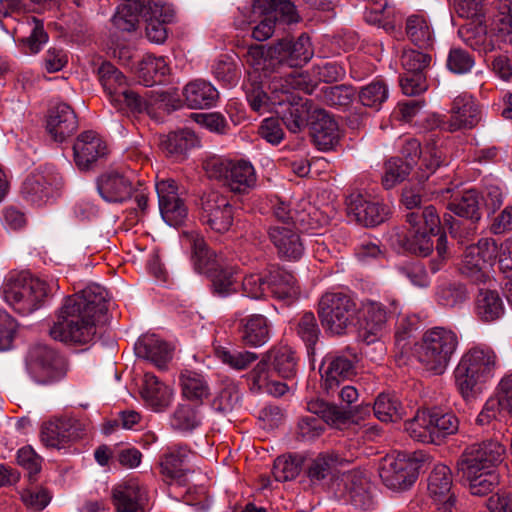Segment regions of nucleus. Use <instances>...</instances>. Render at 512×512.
<instances>
[{
  "instance_id": "473e14b6",
  "label": "nucleus",
  "mask_w": 512,
  "mask_h": 512,
  "mask_svg": "<svg viewBox=\"0 0 512 512\" xmlns=\"http://www.w3.org/2000/svg\"><path fill=\"white\" fill-rule=\"evenodd\" d=\"M292 227L273 226L268 230L271 242L278 254L288 260H298L304 252V246L297 231Z\"/></svg>"
},
{
  "instance_id": "58836bf2",
  "label": "nucleus",
  "mask_w": 512,
  "mask_h": 512,
  "mask_svg": "<svg viewBox=\"0 0 512 512\" xmlns=\"http://www.w3.org/2000/svg\"><path fill=\"white\" fill-rule=\"evenodd\" d=\"M196 143L197 136L193 131L181 129L163 136L160 141V148L167 157L181 160Z\"/></svg>"
},
{
  "instance_id": "39448f33",
  "label": "nucleus",
  "mask_w": 512,
  "mask_h": 512,
  "mask_svg": "<svg viewBox=\"0 0 512 512\" xmlns=\"http://www.w3.org/2000/svg\"><path fill=\"white\" fill-rule=\"evenodd\" d=\"M458 347L457 334L445 327L428 329L415 347V357L422 367L435 375L446 370Z\"/></svg>"
},
{
  "instance_id": "cd10ccee",
  "label": "nucleus",
  "mask_w": 512,
  "mask_h": 512,
  "mask_svg": "<svg viewBox=\"0 0 512 512\" xmlns=\"http://www.w3.org/2000/svg\"><path fill=\"white\" fill-rule=\"evenodd\" d=\"M357 354L352 348H347L342 354L330 358L324 372V387L327 391L337 389L341 382L355 374Z\"/></svg>"
},
{
  "instance_id": "a211bd4d",
  "label": "nucleus",
  "mask_w": 512,
  "mask_h": 512,
  "mask_svg": "<svg viewBox=\"0 0 512 512\" xmlns=\"http://www.w3.org/2000/svg\"><path fill=\"white\" fill-rule=\"evenodd\" d=\"M427 491L436 505L434 512H457L452 471L447 465L433 467L427 478Z\"/></svg>"
},
{
  "instance_id": "9d476101",
  "label": "nucleus",
  "mask_w": 512,
  "mask_h": 512,
  "mask_svg": "<svg viewBox=\"0 0 512 512\" xmlns=\"http://www.w3.org/2000/svg\"><path fill=\"white\" fill-rule=\"evenodd\" d=\"M505 447L497 440H485L467 446L457 460L462 475H475L479 471H496L505 456Z\"/></svg>"
},
{
  "instance_id": "69168bd1",
  "label": "nucleus",
  "mask_w": 512,
  "mask_h": 512,
  "mask_svg": "<svg viewBox=\"0 0 512 512\" xmlns=\"http://www.w3.org/2000/svg\"><path fill=\"white\" fill-rule=\"evenodd\" d=\"M200 421L197 412L188 404H179L170 416V425L172 429L180 432H190L194 430Z\"/></svg>"
},
{
  "instance_id": "2f4dec72",
  "label": "nucleus",
  "mask_w": 512,
  "mask_h": 512,
  "mask_svg": "<svg viewBox=\"0 0 512 512\" xmlns=\"http://www.w3.org/2000/svg\"><path fill=\"white\" fill-rule=\"evenodd\" d=\"M191 453L187 445L177 444L169 447L160 462L161 474L179 485H186L188 470L184 466Z\"/></svg>"
},
{
  "instance_id": "6e6d98bb",
  "label": "nucleus",
  "mask_w": 512,
  "mask_h": 512,
  "mask_svg": "<svg viewBox=\"0 0 512 512\" xmlns=\"http://www.w3.org/2000/svg\"><path fill=\"white\" fill-rule=\"evenodd\" d=\"M26 24L30 27V33L18 41L25 50V53L36 54L42 45L48 41V34L44 30L43 22L34 16L26 17Z\"/></svg>"
},
{
  "instance_id": "e2e57ef3",
  "label": "nucleus",
  "mask_w": 512,
  "mask_h": 512,
  "mask_svg": "<svg viewBox=\"0 0 512 512\" xmlns=\"http://www.w3.org/2000/svg\"><path fill=\"white\" fill-rule=\"evenodd\" d=\"M485 265L480 258L468 246L463 254L459 270L460 272L475 283H485L488 275L484 271Z\"/></svg>"
},
{
  "instance_id": "ea45409f",
  "label": "nucleus",
  "mask_w": 512,
  "mask_h": 512,
  "mask_svg": "<svg viewBox=\"0 0 512 512\" xmlns=\"http://www.w3.org/2000/svg\"><path fill=\"white\" fill-rule=\"evenodd\" d=\"M252 13L259 16L281 18L285 23H297L300 16L290 0H253Z\"/></svg>"
},
{
  "instance_id": "4d7b16f0",
  "label": "nucleus",
  "mask_w": 512,
  "mask_h": 512,
  "mask_svg": "<svg viewBox=\"0 0 512 512\" xmlns=\"http://www.w3.org/2000/svg\"><path fill=\"white\" fill-rule=\"evenodd\" d=\"M468 299V291L461 283H443L436 291V301L443 307L453 308Z\"/></svg>"
},
{
  "instance_id": "2eb2a0df",
  "label": "nucleus",
  "mask_w": 512,
  "mask_h": 512,
  "mask_svg": "<svg viewBox=\"0 0 512 512\" xmlns=\"http://www.w3.org/2000/svg\"><path fill=\"white\" fill-rule=\"evenodd\" d=\"M275 100L278 103L275 113L288 131L299 133L310 126L316 108L311 100L294 94L288 88L282 91L281 99L274 97Z\"/></svg>"
},
{
  "instance_id": "ddd939ff",
  "label": "nucleus",
  "mask_w": 512,
  "mask_h": 512,
  "mask_svg": "<svg viewBox=\"0 0 512 512\" xmlns=\"http://www.w3.org/2000/svg\"><path fill=\"white\" fill-rule=\"evenodd\" d=\"M236 209L229 199L217 191L204 194L200 199V222L215 233L224 234L233 226Z\"/></svg>"
},
{
  "instance_id": "0eeeda50",
  "label": "nucleus",
  "mask_w": 512,
  "mask_h": 512,
  "mask_svg": "<svg viewBox=\"0 0 512 512\" xmlns=\"http://www.w3.org/2000/svg\"><path fill=\"white\" fill-rule=\"evenodd\" d=\"M203 169L209 179L222 183L233 193L246 194L257 182L254 166L244 159L231 160L214 155L203 162Z\"/></svg>"
},
{
  "instance_id": "4468645a",
  "label": "nucleus",
  "mask_w": 512,
  "mask_h": 512,
  "mask_svg": "<svg viewBox=\"0 0 512 512\" xmlns=\"http://www.w3.org/2000/svg\"><path fill=\"white\" fill-rule=\"evenodd\" d=\"M88 424L71 416H54L41 426V441L46 447L61 449L81 439Z\"/></svg>"
},
{
  "instance_id": "4c0bfd02",
  "label": "nucleus",
  "mask_w": 512,
  "mask_h": 512,
  "mask_svg": "<svg viewBox=\"0 0 512 512\" xmlns=\"http://www.w3.org/2000/svg\"><path fill=\"white\" fill-rule=\"evenodd\" d=\"M268 290L273 297L288 302L296 299L299 294L295 277L290 272L275 266L268 270Z\"/></svg>"
},
{
  "instance_id": "49530a36",
  "label": "nucleus",
  "mask_w": 512,
  "mask_h": 512,
  "mask_svg": "<svg viewBox=\"0 0 512 512\" xmlns=\"http://www.w3.org/2000/svg\"><path fill=\"white\" fill-rule=\"evenodd\" d=\"M307 409L310 413L320 416L323 424L327 423L336 427L346 424L353 417L351 409L329 404L319 399L308 402Z\"/></svg>"
},
{
  "instance_id": "6e6552de",
  "label": "nucleus",
  "mask_w": 512,
  "mask_h": 512,
  "mask_svg": "<svg viewBox=\"0 0 512 512\" xmlns=\"http://www.w3.org/2000/svg\"><path fill=\"white\" fill-rule=\"evenodd\" d=\"M406 222L410 229L402 240L403 248L416 255H429L433 250L431 237L439 233L441 226L436 208L429 205L424 209L408 212Z\"/></svg>"
},
{
  "instance_id": "f03ea898",
  "label": "nucleus",
  "mask_w": 512,
  "mask_h": 512,
  "mask_svg": "<svg viewBox=\"0 0 512 512\" xmlns=\"http://www.w3.org/2000/svg\"><path fill=\"white\" fill-rule=\"evenodd\" d=\"M299 358L296 352L287 345H276L266 351L255 367L248 372L247 380L252 392H266L280 397L287 390V384L275 379H292L298 371Z\"/></svg>"
},
{
  "instance_id": "f8f14e48",
  "label": "nucleus",
  "mask_w": 512,
  "mask_h": 512,
  "mask_svg": "<svg viewBox=\"0 0 512 512\" xmlns=\"http://www.w3.org/2000/svg\"><path fill=\"white\" fill-rule=\"evenodd\" d=\"M424 460L422 453L399 454L396 458L385 460L380 467V477L388 488L406 490L415 483Z\"/></svg>"
},
{
  "instance_id": "5701e85b",
  "label": "nucleus",
  "mask_w": 512,
  "mask_h": 512,
  "mask_svg": "<svg viewBox=\"0 0 512 512\" xmlns=\"http://www.w3.org/2000/svg\"><path fill=\"white\" fill-rule=\"evenodd\" d=\"M310 135L319 150L328 151L340 141V130L333 116L323 108H315L309 126Z\"/></svg>"
},
{
  "instance_id": "aec40b11",
  "label": "nucleus",
  "mask_w": 512,
  "mask_h": 512,
  "mask_svg": "<svg viewBox=\"0 0 512 512\" xmlns=\"http://www.w3.org/2000/svg\"><path fill=\"white\" fill-rule=\"evenodd\" d=\"M371 484L359 471L344 473L337 483V492L346 502L360 510H369L373 505Z\"/></svg>"
},
{
  "instance_id": "c9c22d12",
  "label": "nucleus",
  "mask_w": 512,
  "mask_h": 512,
  "mask_svg": "<svg viewBox=\"0 0 512 512\" xmlns=\"http://www.w3.org/2000/svg\"><path fill=\"white\" fill-rule=\"evenodd\" d=\"M185 104L192 109H208L216 105L218 90L208 81L197 79L190 81L183 88Z\"/></svg>"
},
{
  "instance_id": "c756f323",
  "label": "nucleus",
  "mask_w": 512,
  "mask_h": 512,
  "mask_svg": "<svg viewBox=\"0 0 512 512\" xmlns=\"http://www.w3.org/2000/svg\"><path fill=\"white\" fill-rule=\"evenodd\" d=\"M237 330L245 346L260 347L269 341L271 325L264 315L252 314L239 320Z\"/></svg>"
},
{
  "instance_id": "680f3d73",
  "label": "nucleus",
  "mask_w": 512,
  "mask_h": 512,
  "mask_svg": "<svg viewBox=\"0 0 512 512\" xmlns=\"http://www.w3.org/2000/svg\"><path fill=\"white\" fill-rule=\"evenodd\" d=\"M477 222L474 220L455 219L450 214H444L443 223L452 238L457 239L459 243H464L473 238L477 231Z\"/></svg>"
},
{
  "instance_id": "f3484780",
  "label": "nucleus",
  "mask_w": 512,
  "mask_h": 512,
  "mask_svg": "<svg viewBox=\"0 0 512 512\" xmlns=\"http://www.w3.org/2000/svg\"><path fill=\"white\" fill-rule=\"evenodd\" d=\"M314 54L310 37L301 34L298 38H284L272 44L267 49V55L276 59L279 66L301 67L306 64Z\"/></svg>"
},
{
  "instance_id": "1a4fd4ad",
  "label": "nucleus",
  "mask_w": 512,
  "mask_h": 512,
  "mask_svg": "<svg viewBox=\"0 0 512 512\" xmlns=\"http://www.w3.org/2000/svg\"><path fill=\"white\" fill-rule=\"evenodd\" d=\"M318 316L326 333L342 336L355 325L357 306L344 293H326L319 301Z\"/></svg>"
},
{
  "instance_id": "5fc2aeb1",
  "label": "nucleus",
  "mask_w": 512,
  "mask_h": 512,
  "mask_svg": "<svg viewBox=\"0 0 512 512\" xmlns=\"http://www.w3.org/2000/svg\"><path fill=\"white\" fill-rule=\"evenodd\" d=\"M97 75L104 91L110 96L111 100L115 98L126 84V77L110 62H103L97 68Z\"/></svg>"
},
{
  "instance_id": "de8ad7c7",
  "label": "nucleus",
  "mask_w": 512,
  "mask_h": 512,
  "mask_svg": "<svg viewBox=\"0 0 512 512\" xmlns=\"http://www.w3.org/2000/svg\"><path fill=\"white\" fill-rule=\"evenodd\" d=\"M482 199L483 197L476 190H467L460 197L450 201L447 208L460 218L479 221L481 219L480 203Z\"/></svg>"
},
{
  "instance_id": "72a5a7b5",
  "label": "nucleus",
  "mask_w": 512,
  "mask_h": 512,
  "mask_svg": "<svg viewBox=\"0 0 512 512\" xmlns=\"http://www.w3.org/2000/svg\"><path fill=\"white\" fill-rule=\"evenodd\" d=\"M172 347L155 335L143 336L135 344L137 357L149 360L158 369L164 370L172 359Z\"/></svg>"
},
{
  "instance_id": "bb28decb",
  "label": "nucleus",
  "mask_w": 512,
  "mask_h": 512,
  "mask_svg": "<svg viewBox=\"0 0 512 512\" xmlns=\"http://www.w3.org/2000/svg\"><path fill=\"white\" fill-rule=\"evenodd\" d=\"M97 189L107 202H124L132 196V181L118 171H108L99 176Z\"/></svg>"
},
{
  "instance_id": "774afa93",
  "label": "nucleus",
  "mask_w": 512,
  "mask_h": 512,
  "mask_svg": "<svg viewBox=\"0 0 512 512\" xmlns=\"http://www.w3.org/2000/svg\"><path fill=\"white\" fill-rule=\"evenodd\" d=\"M159 208L163 219L170 226L182 224L187 217V208L179 196L160 203Z\"/></svg>"
},
{
  "instance_id": "8fccbe9b",
  "label": "nucleus",
  "mask_w": 512,
  "mask_h": 512,
  "mask_svg": "<svg viewBox=\"0 0 512 512\" xmlns=\"http://www.w3.org/2000/svg\"><path fill=\"white\" fill-rule=\"evenodd\" d=\"M296 335L304 343L308 356H313L319 343L321 330L312 312H304L295 323Z\"/></svg>"
},
{
  "instance_id": "7ed1b4c3",
  "label": "nucleus",
  "mask_w": 512,
  "mask_h": 512,
  "mask_svg": "<svg viewBox=\"0 0 512 512\" xmlns=\"http://www.w3.org/2000/svg\"><path fill=\"white\" fill-rule=\"evenodd\" d=\"M498 366L495 351L487 345H475L460 358L454 370L457 391L465 401L482 393L484 385L494 377Z\"/></svg>"
},
{
  "instance_id": "e433bc0d",
  "label": "nucleus",
  "mask_w": 512,
  "mask_h": 512,
  "mask_svg": "<svg viewBox=\"0 0 512 512\" xmlns=\"http://www.w3.org/2000/svg\"><path fill=\"white\" fill-rule=\"evenodd\" d=\"M191 248V261L196 272L207 274L220 265L217 254L208 246L204 237L197 232L186 234Z\"/></svg>"
},
{
  "instance_id": "6ab92c4d",
  "label": "nucleus",
  "mask_w": 512,
  "mask_h": 512,
  "mask_svg": "<svg viewBox=\"0 0 512 512\" xmlns=\"http://www.w3.org/2000/svg\"><path fill=\"white\" fill-rule=\"evenodd\" d=\"M450 118L446 121L435 120V126L448 132L474 128L480 121V110L474 98L461 94L454 98L450 109Z\"/></svg>"
},
{
  "instance_id": "0e129e2a",
  "label": "nucleus",
  "mask_w": 512,
  "mask_h": 512,
  "mask_svg": "<svg viewBox=\"0 0 512 512\" xmlns=\"http://www.w3.org/2000/svg\"><path fill=\"white\" fill-rule=\"evenodd\" d=\"M111 101L113 103H125L128 110L132 113H150V107L155 102L152 97H148V92H146L145 95H140L138 92L125 88Z\"/></svg>"
},
{
  "instance_id": "393cba45",
  "label": "nucleus",
  "mask_w": 512,
  "mask_h": 512,
  "mask_svg": "<svg viewBox=\"0 0 512 512\" xmlns=\"http://www.w3.org/2000/svg\"><path fill=\"white\" fill-rule=\"evenodd\" d=\"M78 128L77 116L66 103H57L52 106L46 116V130L56 142H63Z\"/></svg>"
},
{
  "instance_id": "9b49d317",
  "label": "nucleus",
  "mask_w": 512,
  "mask_h": 512,
  "mask_svg": "<svg viewBox=\"0 0 512 512\" xmlns=\"http://www.w3.org/2000/svg\"><path fill=\"white\" fill-rule=\"evenodd\" d=\"M29 373L40 384H50L62 379L66 374L65 359L53 348L33 345L26 356Z\"/></svg>"
},
{
  "instance_id": "338daca9",
  "label": "nucleus",
  "mask_w": 512,
  "mask_h": 512,
  "mask_svg": "<svg viewBox=\"0 0 512 512\" xmlns=\"http://www.w3.org/2000/svg\"><path fill=\"white\" fill-rule=\"evenodd\" d=\"M469 482L471 494L484 496L492 492L499 484V475L496 471H479L475 475H462Z\"/></svg>"
},
{
  "instance_id": "603ef678",
  "label": "nucleus",
  "mask_w": 512,
  "mask_h": 512,
  "mask_svg": "<svg viewBox=\"0 0 512 512\" xmlns=\"http://www.w3.org/2000/svg\"><path fill=\"white\" fill-rule=\"evenodd\" d=\"M356 94L363 106L379 111L389 97V88L384 80L376 79L362 86Z\"/></svg>"
},
{
  "instance_id": "3c124183",
  "label": "nucleus",
  "mask_w": 512,
  "mask_h": 512,
  "mask_svg": "<svg viewBox=\"0 0 512 512\" xmlns=\"http://www.w3.org/2000/svg\"><path fill=\"white\" fill-rule=\"evenodd\" d=\"M373 411L376 418L385 423L397 422L405 414V409L398 397L390 393H381L377 396Z\"/></svg>"
},
{
  "instance_id": "dca6fc26",
  "label": "nucleus",
  "mask_w": 512,
  "mask_h": 512,
  "mask_svg": "<svg viewBox=\"0 0 512 512\" xmlns=\"http://www.w3.org/2000/svg\"><path fill=\"white\" fill-rule=\"evenodd\" d=\"M64 185L63 177L53 167L45 166L32 172L23 182L21 193L35 205H42L54 197Z\"/></svg>"
},
{
  "instance_id": "a19ab883",
  "label": "nucleus",
  "mask_w": 512,
  "mask_h": 512,
  "mask_svg": "<svg viewBox=\"0 0 512 512\" xmlns=\"http://www.w3.org/2000/svg\"><path fill=\"white\" fill-rule=\"evenodd\" d=\"M170 68L163 57L147 55L139 63L137 79L145 87L162 84Z\"/></svg>"
},
{
  "instance_id": "4be33fe9",
  "label": "nucleus",
  "mask_w": 512,
  "mask_h": 512,
  "mask_svg": "<svg viewBox=\"0 0 512 512\" xmlns=\"http://www.w3.org/2000/svg\"><path fill=\"white\" fill-rule=\"evenodd\" d=\"M348 215L366 226L375 227L385 222L390 214L389 207L379 201L367 200L360 193H352L346 199Z\"/></svg>"
},
{
  "instance_id": "37998d69",
  "label": "nucleus",
  "mask_w": 512,
  "mask_h": 512,
  "mask_svg": "<svg viewBox=\"0 0 512 512\" xmlns=\"http://www.w3.org/2000/svg\"><path fill=\"white\" fill-rule=\"evenodd\" d=\"M205 275L211 282V291L214 295L227 297L237 292L235 267L220 264Z\"/></svg>"
},
{
  "instance_id": "f704fd0d",
  "label": "nucleus",
  "mask_w": 512,
  "mask_h": 512,
  "mask_svg": "<svg viewBox=\"0 0 512 512\" xmlns=\"http://www.w3.org/2000/svg\"><path fill=\"white\" fill-rule=\"evenodd\" d=\"M257 78H259V75L256 76L255 79L249 78L244 84L246 99L251 109L258 113H263L271 108L275 110L278 103L276 100L274 101V97L281 99L282 91L285 90V88L283 87L279 90L277 81H273L271 86L272 92L269 96L264 91L262 83L258 81Z\"/></svg>"
},
{
  "instance_id": "13d9d810",
  "label": "nucleus",
  "mask_w": 512,
  "mask_h": 512,
  "mask_svg": "<svg viewBox=\"0 0 512 512\" xmlns=\"http://www.w3.org/2000/svg\"><path fill=\"white\" fill-rule=\"evenodd\" d=\"M412 162H404L402 158L392 157L385 163V173L382 184L386 189H391L404 181L411 173Z\"/></svg>"
},
{
  "instance_id": "052dcab7",
  "label": "nucleus",
  "mask_w": 512,
  "mask_h": 512,
  "mask_svg": "<svg viewBox=\"0 0 512 512\" xmlns=\"http://www.w3.org/2000/svg\"><path fill=\"white\" fill-rule=\"evenodd\" d=\"M356 96V90L346 84L325 87L321 90V100L331 107H348Z\"/></svg>"
},
{
  "instance_id": "a878e982",
  "label": "nucleus",
  "mask_w": 512,
  "mask_h": 512,
  "mask_svg": "<svg viewBox=\"0 0 512 512\" xmlns=\"http://www.w3.org/2000/svg\"><path fill=\"white\" fill-rule=\"evenodd\" d=\"M142 19L145 22V36L155 44H163L168 38L167 26L175 19V11L168 5H153Z\"/></svg>"
},
{
  "instance_id": "412c9836",
  "label": "nucleus",
  "mask_w": 512,
  "mask_h": 512,
  "mask_svg": "<svg viewBox=\"0 0 512 512\" xmlns=\"http://www.w3.org/2000/svg\"><path fill=\"white\" fill-rule=\"evenodd\" d=\"M397 306H390L377 301H367L363 305L362 338L367 344L380 339L387 330L388 320L396 313Z\"/></svg>"
},
{
  "instance_id": "c85d7f7f",
  "label": "nucleus",
  "mask_w": 512,
  "mask_h": 512,
  "mask_svg": "<svg viewBox=\"0 0 512 512\" xmlns=\"http://www.w3.org/2000/svg\"><path fill=\"white\" fill-rule=\"evenodd\" d=\"M147 501L146 490L133 481L112 490V502L117 512H145Z\"/></svg>"
},
{
  "instance_id": "20e7f679",
  "label": "nucleus",
  "mask_w": 512,
  "mask_h": 512,
  "mask_svg": "<svg viewBox=\"0 0 512 512\" xmlns=\"http://www.w3.org/2000/svg\"><path fill=\"white\" fill-rule=\"evenodd\" d=\"M459 429V419L453 412L433 407L418 410L415 416L405 422V430L415 441L440 445Z\"/></svg>"
},
{
  "instance_id": "c03bdc74",
  "label": "nucleus",
  "mask_w": 512,
  "mask_h": 512,
  "mask_svg": "<svg viewBox=\"0 0 512 512\" xmlns=\"http://www.w3.org/2000/svg\"><path fill=\"white\" fill-rule=\"evenodd\" d=\"M344 463L346 460L337 453H320L309 462L306 470L307 477L312 483L321 482Z\"/></svg>"
},
{
  "instance_id": "864d4df0",
  "label": "nucleus",
  "mask_w": 512,
  "mask_h": 512,
  "mask_svg": "<svg viewBox=\"0 0 512 512\" xmlns=\"http://www.w3.org/2000/svg\"><path fill=\"white\" fill-rule=\"evenodd\" d=\"M216 357L231 369L245 370L258 360V354L247 350L232 349L224 346L215 347Z\"/></svg>"
},
{
  "instance_id": "79ce46f5",
  "label": "nucleus",
  "mask_w": 512,
  "mask_h": 512,
  "mask_svg": "<svg viewBox=\"0 0 512 512\" xmlns=\"http://www.w3.org/2000/svg\"><path fill=\"white\" fill-rule=\"evenodd\" d=\"M405 32L408 39L419 48L427 49L433 45V28L422 14H413L406 19Z\"/></svg>"
},
{
  "instance_id": "423d86ee",
  "label": "nucleus",
  "mask_w": 512,
  "mask_h": 512,
  "mask_svg": "<svg viewBox=\"0 0 512 512\" xmlns=\"http://www.w3.org/2000/svg\"><path fill=\"white\" fill-rule=\"evenodd\" d=\"M5 301L21 315L39 309L49 296V285L29 272L11 273L2 285Z\"/></svg>"
},
{
  "instance_id": "b1692460",
  "label": "nucleus",
  "mask_w": 512,
  "mask_h": 512,
  "mask_svg": "<svg viewBox=\"0 0 512 512\" xmlns=\"http://www.w3.org/2000/svg\"><path fill=\"white\" fill-rule=\"evenodd\" d=\"M74 161L80 170H88L108 154L106 143L93 131L81 133L74 145Z\"/></svg>"
},
{
  "instance_id": "09e8293b",
  "label": "nucleus",
  "mask_w": 512,
  "mask_h": 512,
  "mask_svg": "<svg viewBox=\"0 0 512 512\" xmlns=\"http://www.w3.org/2000/svg\"><path fill=\"white\" fill-rule=\"evenodd\" d=\"M476 312L481 320L492 322L504 314V304L495 290L479 289L476 298Z\"/></svg>"
},
{
  "instance_id": "a18cd8bd",
  "label": "nucleus",
  "mask_w": 512,
  "mask_h": 512,
  "mask_svg": "<svg viewBox=\"0 0 512 512\" xmlns=\"http://www.w3.org/2000/svg\"><path fill=\"white\" fill-rule=\"evenodd\" d=\"M179 380L182 395L189 401L202 404L210 396V387L203 375L185 370L180 374Z\"/></svg>"
},
{
  "instance_id": "bf43d9fd",
  "label": "nucleus",
  "mask_w": 512,
  "mask_h": 512,
  "mask_svg": "<svg viewBox=\"0 0 512 512\" xmlns=\"http://www.w3.org/2000/svg\"><path fill=\"white\" fill-rule=\"evenodd\" d=\"M213 75L224 86H235L241 77L240 69L234 59L228 55H221L213 65Z\"/></svg>"
},
{
  "instance_id": "7c9ffc66",
  "label": "nucleus",
  "mask_w": 512,
  "mask_h": 512,
  "mask_svg": "<svg viewBox=\"0 0 512 512\" xmlns=\"http://www.w3.org/2000/svg\"><path fill=\"white\" fill-rule=\"evenodd\" d=\"M141 397L151 410L163 412L172 403L173 390L154 374L147 372L144 374Z\"/></svg>"
},
{
  "instance_id": "f257e3e1",
  "label": "nucleus",
  "mask_w": 512,
  "mask_h": 512,
  "mask_svg": "<svg viewBox=\"0 0 512 512\" xmlns=\"http://www.w3.org/2000/svg\"><path fill=\"white\" fill-rule=\"evenodd\" d=\"M108 293L98 284H91L65 298L49 335L65 344L85 345L96 335L98 318L108 311Z\"/></svg>"
}]
</instances>
